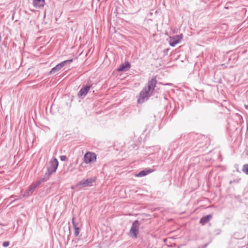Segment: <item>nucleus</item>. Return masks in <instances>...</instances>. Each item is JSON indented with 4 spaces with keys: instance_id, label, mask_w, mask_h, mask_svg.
<instances>
[{
    "instance_id": "1",
    "label": "nucleus",
    "mask_w": 248,
    "mask_h": 248,
    "mask_svg": "<svg viewBox=\"0 0 248 248\" xmlns=\"http://www.w3.org/2000/svg\"><path fill=\"white\" fill-rule=\"evenodd\" d=\"M156 84V79L155 77L153 78L148 81V86L145 87L140 93L139 98L138 100V103H142L148 100L154 92Z\"/></svg>"
},
{
    "instance_id": "2",
    "label": "nucleus",
    "mask_w": 248,
    "mask_h": 248,
    "mask_svg": "<svg viewBox=\"0 0 248 248\" xmlns=\"http://www.w3.org/2000/svg\"><path fill=\"white\" fill-rule=\"evenodd\" d=\"M83 162L86 164H92L96 161V155L93 152H87L83 156Z\"/></svg>"
},
{
    "instance_id": "3",
    "label": "nucleus",
    "mask_w": 248,
    "mask_h": 248,
    "mask_svg": "<svg viewBox=\"0 0 248 248\" xmlns=\"http://www.w3.org/2000/svg\"><path fill=\"white\" fill-rule=\"evenodd\" d=\"M50 165L47 167V173L50 175L55 172L58 166V161L57 158H54L49 162Z\"/></svg>"
},
{
    "instance_id": "4",
    "label": "nucleus",
    "mask_w": 248,
    "mask_h": 248,
    "mask_svg": "<svg viewBox=\"0 0 248 248\" xmlns=\"http://www.w3.org/2000/svg\"><path fill=\"white\" fill-rule=\"evenodd\" d=\"M140 224L138 220H135L132 225L130 230L129 235L134 238L137 237L138 233L139 232Z\"/></svg>"
},
{
    "instance_id": "5",
    "label": "nucleus",
    "mask_w": 248,
    "mask_h": 248,
    "mask_svg": "<svg viewBox=\"0 0 248 248\" xmlns=\"http://www.w3.org/2000/svg\"><path fill=\"white\" fill-rule=\"evenodd\" d=\"M44 181L42 179L35 183H32L29 187L28 189L25 192L23 197H28L32 194L35 189L40 185V184Z\"/></svg>"
},
{
    "instance_id": "6",
    "label": "nucleus",
    "mask_w": 248,
    "mask_h": 248,
    "mask_svg": "<svg viewBox=\"0 0 248 248\" xmlns=\"http://www.w3.org/2000/svg\"><path fill=\"white\" fill-rule=\"evenodd\" d=\"M73 61L72 59L64 61L59 64H58L55 67L53 68L49 72L50 74H55L57 71L61 70L65 64L70 63Z\"/></svg>"
},
{
    "instance_id": "7",
    "label": "nucleus",
    "mask_w": 248,
    "mask_h": 248,
    "mask_svg": "<svg viewBox=\"0 0 248 248\" xmlns=\"http://www.w3.org/2000/svg\"><path fill=\"white\" fill-rule=\"evenodd\" d=\"M95 181V179L93 178H90L89 179H87L86 180H83L82 181H80L78 182L77 185L76 186H82L83 187H87L91 186L93 182Z\"/></svg>"
},
{
    "instance_id": "8",
    "label": "nucleus",
    "mask_w": 248,
    "mask_h": 248,
    "mask_svg": "<svg viewBox=\"0 0 248 248\" xmlns=\"http://www.w3.org/2000/svg\"><path fill=\"white\" fill-rule=\"evenodd\" d=\"M183 38V34L175 35L170 38L169 43L170 46H174L176 44L180 42Z\"/></svg>"
},
{
    "instance_id": "9",
    "label": "nucleus",
    "mask_w": 248,
    "mask_h": 248,
    "mask_svg": "<svg viewBox=\"0 0 248 248\" xmlns=\"http://www.w3.org/2000/svg\"><path fill=\"white\" fill-rule=\"evenodd\" d=\"M91 88L90 86H86L79 91L78 93V96L80 97H84L87 94Z\"/></svg>"
},
{
    "instance_id": "10",
    "label": "nucleus",
    "mask_w": 248,
    "mask_h": 248,
    "mask_svg": "<svg viewBox=\"0 0 248 248\" xmlns=\"http://www.w3.org/2000/svg\"><path fill=\"white\" fill-rule=\"evenodd\" d=\"M130 68V64L128 62L122 64L118 69V71H126Z\"/></svg>"
},
{
    "instance_id": "11",
    "label": "nucleus",
    "mask_w": 248,
    "mask_h": 248,
    "mask_svg": "<svg viewBox=\"0 0 248 248\" xmlns=\"http://www.w3.org/2000/svg\"><path fill=\"white\" fill-rule=\"evenodd\" d=\"M72 224L75 230L74 235L76 236H78L80 232L79 227L78 226V225L75 222L74 217H73L72 219Z\"/></svg>"
},
{
    "instance_id": "12",
    "label": "nucleus",
    "mask_w": 248,
    "mask_h": 248,
    "mask_svg": "<svg viewBox=\"0 0 248 248\" xmlns=\"http://www.w3.org/2000/svg\"><path fill=\"white\" fill-rule=\"evenodd\" d=\"M33 4L36 7H42L45 4V0H33Z\"/></svg>"
},
{
    "instance_id": "13",
    "label": "nucleus",
    "mask_w": 248,
    "mask_h": 248,
    "mask_svg": "<svg viewBox=\"0 0 248 248\" xmlns=\"http://www.w3.org/2000/svg\"><path fill=\"white\" fill-rule=\"evenodd\" d=\"M212 216L211 215H208L205 217H202L200 220V223L202 225H204L207 223L210 219L212 218Z\"/></svg>"
},
{
    "instance_id": "14",
    "label": "nucleus",
    "mask_w": 248,
    "mask_h": 248,
    "mask_svg": "<svg viewBox=\"0 0 248 248\" xmlns=\"http://www.w3.org/2000/svg\"><path fill=\"white\" fill-rule=\"evenodd\" d=\"M151 172L150 170H142L140 171L139 173H138L136 175V176L137 177H142L146 175L147 174H149Z\"/></svg>"
},
{
    "instance_id": "15",
    "label": "nucleus",
    "mask_w": 248,
    "mask_h": 248,
    "mask_svg": "<svg viewBox=\"0 0 248 248\" xmlns=\"http://www.w3.org/2000/svg\"><path fill=\"white\" fill-rule=\"evenodd\" d=\"M242 171L246 174L248 175V164H245L243 166Z\"/></svg>"
},
{
    "instance_id": "16",
    "label": "nucleus",
    "mask_w": 248,
    "mask_h": 248,
    "mask_svg": "<svg viewBox=\"0 0 248 248\" xmlns=\"http://www.w3.org/2000/svg\"><path fill=\"white\" fill-rule=\"evenodd\" d=\"M9 245H10V242L9 241H4L2 243V246L4 247H7L9 246Z\"/></svg>"
},
{
    "instance_id": "17",
    "label": "nucleus",
    "mask_w": 248,
    "mask_h": 248,
    "mask_svg": "<svg viewBox=\"0 0 248 248\" xmlns=\"http://www.w3.org/2000/svg\"><path fill=\"white\" fill-rule=\"evenodd\" d=\"M60 158L61 159V161H64L66 160L67 159V157L65 155H61L60 156Z\"/></svg>"
},
{
    "instance_id": "18",
    "label": "nucleus",
    "mask_w": 248,
    "mask_h": 248,
    "mask_svg": "<svg viewBox=\"0 0 248 248\" xmlns=\"http://www.w3.org/2000/svg\"><path fill=\"white\" fill-rule=\"evenodd\" d=\"M233 181V183H238L239 180L236 179V180H234V181Z\"/></svg>"
},
{
    "instance_id": "19",
    "label": "nucleus",
    "mask_w": 248,
    "mask_h": 248,
    "mask_svg": "<svg viewBox=\"0 0 248 248\" xmlns=\"http://www.w3.org/2000/svg\"><path fill=\"white\" fill-rule=\"evenodd\" d=\"M232 183H233L232 181H230L229 182L230 184H232Z\"/></svg>"
},
{
    "instance_id": "20",
    "label": "nucleus",
    "mask_w": 248,
    "mask_h": 248,
    "mask_svg": "<svg viewBox=\"0 0 248 248\" xmlns=\"http://www.w3.org/2000/svg\"><path fill=\"white\" fill-rule=\"evenodd\" d=\"M71 188H72V189H74V186H72V187H71Z\"/></svg>"
}]
</instances>
